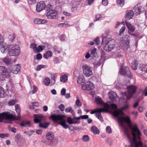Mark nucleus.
Masks as SVG:
<instances>
[{
	"label": "nucleus",
	"mask_w": 147,
	"mask_h": 147,
	"mask_svg": "<svg viewBox=\"0 0 147 147\" xmlns=\"http://www.w3.org/2000/svg\"><path fill=\"white\" fill-rule=\"evenodd\" d=\"M93 41L96 45H98L100 44V41L99 37H96L95 38Z\"/></svg>",
	"instance_id": "8fccbe9b"
},
{
	"label": "nucleus",
	"mask_w": 147,
	"mask_h": 147,
	"mask_svg": "<svg viewBox=\"0 0 147 147\" xmlns=\"http://www.w3.org/2000/svg\"><path fill=\"white\" fill-rule=\"evenodd\" d=\"M35 131L33 130H31L29 131H28V133L27 136L28 137L30 136Z\"/></svg>",
	"instance_id": "de8ad7c7"
},
{
	"label": "nucleus",
	"mask_w": 147,
	"mask_h": 147,
	"mask_svg": "<svg viewBox=\"0 0 147 147\" xmlns=\"http://www.w3.org/2000/svg\"><path fill=\"white\" fill-rule=\"evenodd\" d=\"M59 60L58 57H55L53 59V61L55 64H57L59 62Z\"/></svg>",
	"instance_id": "13d9d810"
},
{
	"label": "nucleus",
	"mask_w": 147,
	"mask_h": 147,
	"mask_svg": "<svg viewBox=\"0 0 147 147\" xmlns=\"http://www.w3.org/2000/svg\"><path fill=\"white\" fill-rule=\"evenodd\" d=\"M66 93V89L65 88H63L61 91V94L62 96L65 95Z\"/></svg>",
	"instance_id": "338daca9"
},
{
	"label": "nucleus",
	"mask_w": 147,
	"mask_h": 147,
	"mask_svg": "<svg viewBox=\"0 0 147 147\" xmlns=\"http://www.w3.org/2000/svg\"><path fill=\"white\" fill-rule=\"evenodd\" d=\"M102 4L104 6L107 5L108 4V1L107 0H102Z\"/></svg>",
	"instance_id": "69168bd1"
},
{
	"label": "nucleus",
	"mask_w": 147,
	"mask_h": 147,
	"mask_svg": "<svg viewBox=\"0 0 147 147\" xmlns=\"http://www.w3.org/2000/svg\"><path fill=\"white\" fill-rule=\"evenodd\" d=\"M135 14L136 15H138L141 13L143 12L144 11V8L139 4H137L134 8Z\"/></svg>",
	"instance_id": "dca6fc26"
},
{
	"label": "nucleus",
	"mask_w": 147,
	"mask_h": 147,
	"mask_svg": "<svg viewBox=\"0 0 147 147\" xmlns=\"http://www.w3.org/2000/svg\"><path fill=\"white\" fill-rule=\"evenodd\" d=\"M53 53L52 52L50 51H48L46 53L43 55V57L47 59L49 57H51L52 56Z\"/></svg>",
	"instance_id": "a878e982"
},
{
	"label": "nucleus",
	"mask_w": 147,
	"mask_h": 147,
	"mask_svg": "<svg viewBox=\"0 0 147 147\" xmlns=\"http://www.w3.org/2000/svg\"><path fill=\"white\" fill-rule=\"evenodd\" d=\"M85 79L84 78V76L82 75H80L78 78L77 82L79 84H81L85 82Z\"/></svg>",
	"instance_id": "393cba45"
},
{
	"label": "nucleus",
	"mask_w": 147,
	"mask_h": 147,
	"mask_svg": "<svg viewBox=\"0 0 147 147\" xmlns=\"http://www.w3.org/2000/svg\"><path fill=\"white\" fill-rule=\"evenodd\" d=\"M46 137L47 139L49 140H52L54 138V135L52 132H48L46 133Z\"/></svg>",
	"instance_id": "5701e85b"
},
{
	"label": "nucleus",
	"mask_w": 147,
	"mask_h": 147,
	"mask_svg": "<svg viewBox=\"0 0 147 147\" xmlns=\"http://www.w3.org/2000/svg\"><path fill=\"white\" fill-rule=\"evenodd\" d=\"M34 117H35L34 119V122L36 123H39L40 127L45 129L49 125L50 123H43L41 122L43 117L42 114H35L34 115Z\"/></svg>",
	"instance_id": "423d86ee"
},
{
	"label": "nucleus",
	"mask_w": 147,
	"mask_h": 147,
	"mask_svg": "<svg viewBox=\"0 0 147 147\" xmlns=\"http://www.w3.org/2000/svg\"><path fill=\"white\" fill-rule=\"evenodd\" d=\"M83 73L86 77H90L92 74V70L88 65L85 64L82 66Z\"/></svg>",
	"instance_id": "9b49d317"
},
{
	"label": "nucleus",
	"mask_w": 147,
	"mask_h": 147,
	"mask_svg": "<svg viewBox=\"0 0 147 147\" xmlns=\"http://www.w3.org/2000/svg\"><path fill=\"white\" fill-rule=\"evenodd\" d=\"M72 118L71 117H68L67 120V122L69 124H74V123L72 121Z\"/></svg>",
	"instance_id": "a18cd8bd"
},
{
	"label": "nucleus",
	"mask_w": 147,
	"mask_h": 147,
	"mask_svg": "<svg viewBox=\"0 0 147 147\" xmlns=\"http://www.w3.org/2000/svg\"><path fill=\"white\" fill-rule=\"evenodd\" d=\"M15 104V101L14 100H11L8 102V104L9 105H14Z\"/></svg>",
	"instance_id": "bf43d9fd"
},
{
	"label": "nucleus",
	"mask_w": 147,
	"mask_h": 147,
	"mask_svg": "<svg viewBox=\"0 0 147 147\" xmlns=\"http://www.w3.org/2000/svg\"><path fill=\"white\" fill-rule=\"evenodd\" d=\"M21 126L22 127H26L27 126L30 127L31 126L30 123L29 121H23L20 124Z\"/></svg>",
	"instance_id": "cd10ccee"
},
{
	"label": "nucleus",
	"mask_w": 147,
	"mask_h": 147,
	"mask_svg": "<svg viewBox=\"0 0 147 147\" xmlns=\"http://www.w3.org/2000/svg\"><path fill=\"white\" fill-rule=\"evenodd\" d=\"M104 108H97V112L98 113H101L102 112H108V109L110 108V105L107 103H104L103 105Z\"/></svg>",
	"instance_id": "f3484780"
},
{
	"label": "nucleus",
	"mask_w": 147,
	"mask_h": 147,
	"mask_svg": "<svg viewBox=\"0 0 147 147\" xmlns=\"http://www.w3.org/2000/svg\"><path fill=\"white\" fill-rule=\"evenodd\" d=\"M144 108V107L143 106H140L138 108L139 111L140 112H143V110Z\"/></svg>",
	"instance_id": "774afa93"
},
{
	"label": "nucleus",
	"mask_w": 147,
	"mask_h": 147,
	"mask_svg": "<svg viewBox=\"0 0 147 147\" xmlns=\"http://www.w3.org/2000/svg\"><path fill=\"white\" fill-rule=\"evenodd\" d=\"M117 3L118 5L121 7H122L124 5V0H118Z\"/></svg>",
	"instance_id": "a19ab883"
},
{
	"label": "nucleus",
	"mask_w": 147,
	"mask_h": 147,
	"mask_svg": "<svg viewBox=\"0 0 147 147\" xmlns=\"http://www.w3.org/2000/svg\"><path fill=\"white\" fill-rule=\"evenodd\" d=\"M15 110L16 111L18 115V116L17 117V118L16 119L17 120L19 119L21 117L20 115V105H15Z\"/></svg>",
	"instance_id": "412c9836"
},
{
	"label": "nucleus",
	"mask_w": 147,
	"mask_h": 147,
	"mask_svg": "<svg viewBox=\"0 0 147 147\" xmlns=\"http://www.w3.org/2000/svg\"><path fill=\"white\" fill-rule=\"evenodd\" d=\"M0 47L1 52L3 53L6 51V49L7 48V46L5 45V43L4 42V44H0Z\"/></svg>",
	"instance_id": "c85d7f7f"
},
{
	"label": "nucleus",
	"mask_w": 147,
	"mask_h": 147,
	"mask_svg": "<svg viewBox=\"0 0 147 147\" xmlns=\"http://www.w3.org/2000/svg\"><path fill=\"white\" fill-rule=\"evenodd\" d=\"M28 3L30 5H32L36 2V0H27Z\"/></svg>",
	"instance_id": "680f3d73"
},
{
	"label": "nucleus",
	"mask_w": 147,
	"mask_h": 147,
	"mask_svg": "<svg viewBox=\"0 0 147 147\" xmlns=\"http://www.w3.org/2000/svg\"><path fill=\"white\" fill-rule=\"evenodd\" d=\"M131 66L134 70H137L138 66V63L136 60H134L132 62Z\"/></svg>",
	"instance_id": "bb28decb"
},
{
	"label": "nucleus",
	"mask_w": 147,
	"mask_h": 147,
	"mask_svg": "<svg viewBox=\"0 0 147 147\" xmlns=\"http://www.w3.org/2000/svg\"><path fill=\"white\" fill-rule=\"evenodd\" d=\"M107 132L109 134H111L112 132V130L111 127L109 126H107L106 129Z\"/></svg>",
	"instance_id": "864d4df0"
},
{
	"label": "nucleus",
	"mask_w": 147,
	"mask_h": 147,
	"mask_svg": "<svg viewBox=\"0 0 147 147\" xmlns=\"http://www.w3.org/2000/svg\"><path fill=\"white\" fill-rule=\"evenodd\" d=\"M36 45L35 43H32L30 45V47L32 48L34 52H36Z\"/></svg>",
	"instance_id": "3c124183"
},
{
	"label": "nucleus",
	"mask_w": 147,
	"mask_h": 147,
	"mask_svg": "<svg viewBox=\"0 0 147 147\" xmlns=\"http://www.w3.org/2000/svg\"><path fill=\"white\" fill-rule=\"evenodd\" d=\"M102 18V16L100 14H97L96 15L95 17L94 21H97L99 20L100 18Z\"/></svg>",
	"instance_id": "49530a36"
},
{
	"label": "nucleus",
	"mask_w": 147,
	"mask_h": 147,
	"mask_svg": "<svg viewBox=\"0 0 147 147\" xmlns=\"http://www.w3.org/2000/svg\"><path fill=\"white\" fill-rule=\"evenodd\" d=\"M3 61L5 63L9 64L11 61V60L7 57H6L3 59Z\"/></svg>",
	"instance_id": "e433bc0d"
},
{
	"label": "nucleus",
	"mask_w": 147,
	"mask_h": 147,
	"mask_svg": "<svg viewBox=\"0 0 147 147\" xmlns=\"http://www.w3.org/2000/svg\"><path fill=\"white\" fill-rule=\"evenodd\" d=\"M127 94H125L127 100H129L131 97L136 92L137 87L134 85L128 86L127 87Z\"/></svg>",
	"instance_id": "1a4fd4ad"
},
{
	"label": "nucleus",
	"mask_w": 147,
	"mask_h": 147,
	"mask_svg": "<svg viewBox=\"0 0 147 147\" xmlns=\"http://www.w3.org/2000/svg\"><path fill=\"white\" fill-rule=\"evenodd\" d=\"M119 71L120 74L121 75L127 76L130 78H132L133 77V76L131 74L128 67L127 66L125 67L123 69L122 66H121Z\"/></svg>",
	"instance_id": "9d476101"
},
{
	"label": "nucleus",
	"mask_w": 147,
	"mask_h": 147,
	"mask_svg": "<svg viewBox=\"0 0 147 147\" xmlns=\"http://www.w3.org/2000/svg\"><path fill=\"white\" fill-rule=\"evenodd\" d=\"M82 140L84 142H88L89 141L90 138L88 135H85L83 136Z\"/></svg>",
	"instance_id": "4c0bfd02"
},
{
	"label": "nucleus",
	"mask_w": 147,
	"mask_h": 147,
	"mask_svg": "<svg viewBox=\"0 0 147 147\" xmlns=\"http://www.w3.org/2000/svg\"><path fill=\"white\" fill-rule=\"evenodd\" d=\"M46 7V5L43 1H40L36 5V11L37 12H39L44 10Z\"/></svg>",
	"instance_id": "4468645a"
},
{
	"label": "nucleus",
	"mask_w": 147,
	"mask_h": 147,
	"mask_svg": "<svg viewBox=\"0 0 147 147\" xmlns=\"http://www.w3.org/2000/svg\"><path fill=\"white\" fill-rule=\"evenodd\" d=\"M19 65V64H17L13 67V69L11 71L12 73L15 74L18 73L20 69V67Z\"/></svg>",
	"instance_id": "4be33fe9"
},
{
	"label": "nucleus",
	"mask_w": 147,
	"mask_h": 147,
	"mask_svg": "<svg viewBox=\"0 0 147 147\" xmlns=\"http://www.w3.org/2000/svg\"><path fill=\"white\" fill-rule=\"evenodd\" d=\"M141 140V139H138V136H136V143L138 145H137L138 146V147H139V146L140 147H147L146 146H143L142 145V143L141 141H138V140Z\"/></svg>",
	"instance_id": "473e14b6"
},
{
	"label": "nucleus",
	"mask_w": 147,
	"mask_h": 147,
	"mask_svg": "<svg viewBox=\"0 0 147 147\" xmlns=\"http://www.w3.org/2000/svg\"><path fill=\"white\" fill-rule=\"evenodd\" d=\"M96 51V48H94L93 50L91 51L90 55L92 57H94Z\"/></svg>",
	"instance_id": "4d7b16f0"
},
{
	"label": "nucleus",
	"mask_w": 147,
	"mask_h": 147,
	"mask_svg": "<svg viewBox=\"0 0 147 147\" xmlns=\"http://www.w3.org/2000/svg\"><path fill=\"white\" fill-rule=\"evenodd\" d=\"M8 53L10 56L18 57L20 54V47L16 44L9 45L8 47Z\"/></svg>",
	"instance_id": "39448f33"
},
{
	"label": "nucleus",
	"mask_w": 147,
	"mask_h": 147,
	"mask_svg": "<svg viewBox=\"0 0 147 147\" xmlns=\"http://www.w3.org/2000/svg\"><path fill=\"white\" fill-rule=\"evenodd\" d=\"M78 117H74L72 119V121L73 123H74V124L76 123H80V122L79 121V119H77Z\"/></svg>",
	"instance_id": "09e8293b"
},
{
	"label": "nucleus",
	"mask_w": 147,
	"mask_h": 147,
	"mask_svg": "<svg viewBox=\"0 0 147 147\" xmlns=\"http://www.w3.org/2000/svg\"><path fill=\"white\" fill-rule=\"evenodd\" d=\"M5 95V92L4 90L0 86V98L4 97Z\"/></svg>",
	"instance_id": "f704fd0d"
},
{
	"label": "nucleus",
	"mask_w": 147,
	"mask_h": 147,
	"mask_svg": "<svg viewBox=\"0 0 147 147\" xmlns=\"http://www.w3.org/2000/svg\"><path fill=\"white\" fill-rule=\"evenodd\" d=\"M59 108L60 109L61 111H64L65 107L64 106L63 104H61L59 106Z\"/></svg>",
	"instance_id": "e2e57ef3"
},
{
	"label": "nucleus",
	"mask_w": 147,
	"mask_h": 147,
	"mask_svg": "<svg viewBox=\"0 0 147 147\" xmlns=\"http://www.w3.org/2000/svg\"><path fill=\"white\" fill-rule=\"evenodd\" d=\"M44 83L45 85L48 86L50 83V80L49 78H45L44 80Z\"/></svg>",
	"instance_id": "ea45409f"
},
{
	"label": "nucleus",
	"mask_w": 147,
	"mask_h": 147,
	"mask_svg": "<svg viewBox=\"0 0 147 147\" xmlns=\"http://www.w3.org/2000/svg\"><path fill=\"white\" fill-rule=\"evenodd\" d=\"M62 117V116L60 114L56 115L52 114L49 118L52 119V121L54 124L60 125L65 129L68 128L69 130L71 131L76 130V128L72 125L69 127V126L66 124V121Z\"/></svg>",
	"instance_id": "f03ea898"
},
{
	"label": "nucleus",
	"mask_w": 147,
	"mask_h": 147,
	"mask_svg": "<svg viewBox=\"0 0 147 147\" xmlns=\"http://www.w3.org/2000/svg\"><path fill=\"white\" fill-rule=\"evenodd\" d=\"M82 105V103L79 99H77L75 102V104L74 106V107L76 108V107H80Z\"/></svg>",
	"instance_id": "c9c22d12"
},
{
	"label": "nucleus",
	"mask_w": 147,
	"mask_h": 147,
	"mask_svg": "<svg viewBox=\"0 0 147 147\" xmlns=\"http://www.w3.org/2000/svg\"><path fill=\"white\" fill-rule=\"evenodd\" d=\"M33 89L32 90V92H30V93H31L32 94H33L36 92L37 90V88L36 86L34 85L33 86Z\"/></svg>",
	"instance_id": "603ef678"
},
{
	"label": "nucleus",
	"mask_w": 147,
	"mask_h": 147,
	"mask_svg": "<svg viewBox=\"0 0 147 147\" xmlns=\"http://www.w3.org/2000/svg\"><path fill=\"white\" fill-rule=\"evenodd\" d=\"M96 117L101 122H103L104 120L103 119L102 117L101 114L99 113H98L96 115Z\"/></svg>",
	"instance_id": "37998d69"
},
{
	"label": "nucleus",
	"mask_w": 147,
	"mask_h": 147,
	"mask_svg": "<svg viewBox=\"0 0 147 147\" xmlns=\"http://www.w3.org/2000/svg\"><path fill=\"white\" fill-rule=\"evenodd\" d=\"M131 134L133 136V138L132 140L130 138L128 132V134L129 137L126 135V136L131 143L132 147H138V145L136 143V136H138V139H140V136L141 135V133L140 130H138V131H134L131 132Z\"/></svg>",
	"instance_id": "20e7f679"
},
{
	"label": "nucleus",
	"mask_w": 147,
	"mask_h": 147,
	"mask_svg": "<svg viewBox=\"0 0 147 147\" xmlns=\"http://www.w3.org/2000/svg\"><path fill=\"white\" fill-rule=\"evenodd\" d=\"M95 101L97 104L98 105L103 104H103L104 103L101 98L99 97L95 98Z\"/></svg>",
	"instance_id": "7c9ffc66"
},
{
	"label": "nucleus",
	"mask_w": 147,
	"mask_h": 147,
	"mask_svg": "<svg viewBox=\"0 0 147 147\" xmlns=\"http://www.w3.org/2000/svg\"><path fill=\"white\" fill-rule=\"evenodd\" d=\"M65 111L66 112H70L73 115V116L75 115V113L72 108L71 107H67L65 108Z\"/></svg>",
	"instance_id": "2f4dec72"
},
{
	"label": "nucleus",
	"mask_w": 147,
	"mask_h": 147,
	"mask_svg": "<svg viewBox=\"0 0 147 147\" xmlns=\"http://www.w3.org/2000/svg\"><path fill=\"white\" fill-rule=\"evenodd\" d=\"M128 36L126 35L123 38V47L125 50H127L129 47V40L128 39Z\"/></svg>",
	"instance_id": "2eb2a0df"
},
{
	"label": "nucleus",
	"mask_w": 147,
	"mask_h": 147,
	"mask_svg": "<svg viewBox=\"0 0 147 147\" xmlns=\"http://www.w3.org/2000/svg\"><path fill=\"white\" fill-rule=\"evenodd\" d=\"M46 67V65H38L36 67V70L38 71H39L42 68Z\"/></svg>",
	"instance_id": "79ce46f5"
},
{
	"label": "nucleus",
	"mask_w": 147,
	"mask_h": 147,
	"mask_svg": "<svg viewBox=\"0 0 147 147\" xmlns=\"http://www.w3.org/2000/svg\"><path fill=\"white\" fill-rule=\"evenodd\" d=\"M43 48L42 45L38 46V47L36 48L35 52L39 53L41 52L43 50Z\"/></svg>",
	"instance_id": "58836bf2"
},
{
	"label": "nucleus",
	"mask_w": 147,
	"mask_h": 147,
	"mask_svg": "<svg viewBox=\"0 0 147 147\" xmlns=\"http://www.w3.org/2000/svg\"><path fill=\"white\" fill-rule=\"evenodd\" d=\"M91 131L95 135L99 134L100 133L97 127L94 126H92L91 127Z\"/></svg>",
	"instance_id": "b1692460"
},
{
	"label": "nucleus",
	"mask_w": 147,
	"mask_h": 147,
	"mask_svg": "<svg viewBox=\"0 0 147 147\" xmlns=\"http://www.w3.org/2000/svg\"><path fill=\"white\" fill-rule=\"evenodd\" d=\"M102 44L105 43V44L104 49L106 51H110L115 48V41L114 40L109 38L107 40L105 37H103L102 39Z\"/></svg>",
	"instance_id": "7ed1b4c3"
},
{
	"label": "nucleus",
	"mask_w": 147,
	"mask_h": 147,
	"mask_svg": "<svg viewBox=\"0 0 147 147\" xmlns=\"http://www.w3.org/2000/svg\"><path fill=\"white\" fill-rule=\"evenodd\" d=\"M110 107L113 109H116L117 108V105L114 104H111V105H110Z\"/></svg>",
	"instance_id": "052dcab7"
},
{
	"label": "nucleus",
	"mask_w": 147,
	"mask_h": 147,
	"mask_svg": "<svg viewBox=\"0 0 147 147\" xmlns=\"http://www.w3.org/2000/svg\"><path fill=\"white\" fill-rule=\"evenodd\" d=\"M34 22L35 24H42L48 22L47 21L44 19L36 18L34 20Z\"/></svg>",
	"instance_id": "aec40b11"
},
{
	"label": "nucleus",
	"mask_w": 147,
	"mask_h": 147,
	"mask_svg": "<svg viewBox=\"0 0 147 147\" xmlns=\"http://www.w3.org/2000/svg\"><path fill=\"white\" fill-rule=\"evenodd\" d=\"M57 10L53 9L49 10L47 14V17L50 19H55L57 16Z\"/></svg>",
	"instance_id": "f8f14e48"
},
{
	"label": "nucleus",
	"mask_w": 147,
	"mask_h": 147,
	"mask_svg": "<svg viewBox=\"0 0 147 147\" xmlns=\"http://www.w3.org/2000/svg\"><path fill=\"white\" fill-rule=\"evenodd\" d=\"M45 7L46 9L48 11H49V10H52V6L50 4L47 5Z\"/></svg>",
	"instance_id": "5fc2aeb1"
},
{
	"label": "nucleus",
	"mask_w": 147,
	"mask_h": 147,
	"mask_svg": "<svg viewBox=\"0 0 147 147\" xmlns=\"http://www.w3.org/2000/svg\"><path fill=\"white\" fill-rule=\"evenodd\" d=\"M129 106V105L127 104L123 106L120 110L117 109L114 110L113 113V115L117 118L118 123L122 128L124 134L127 136L128 137H129L128 134L129 129L124 124V122L127 124L131 132L138 131V130H139L136 124L134 125H132L129 116H127L125 117L123 116L124 115V113L122 111L127 109Z\"/></svg>",
	"instance_id": "f257e3e1"
},
{
	"label": "nucleus",
	"mask_w": 147,
	"mask_h": 147,
	"mask_svg": "<svg viewBox=\"0 0 147 147\" xmlns=\"http://www.w3.org/2000/svg\"><path fill=\"white\" fill-rule=\"evenodd\" d=\"M126 26L128 30L131 32H133L135 31V28L130 23L126 22Z\"/></svg>",
	"instance_id": "c756f323"
},
{
	"label": "nucleus",
	"mask_w": 147,
	"mask_h": 147,
	"mask_svg": "<svg viewBox=\"0 0 147 147\" xmlns=\"http://www.w3.org/2000/svg\"><path fill=\"white\" fill-rule=\"evenodd\" d=\"M88 118V116L87 115H84L80 116L77 118L78 119H86Z\"/></svg>",
	"instance_id": "c03bdc74"
},
{
	"label": "nucleus",
	"mask_w": 147,
	"mask_h": 147,
	"mask_svg": "<svg viewBox=\"0 0 147 147\" xmlns=\"http://www.w3.org/2000/svg\"><path fill=\"white\" fill-rule=\"evenodd\" d=\"M10 72H9L5 67L1 66L0 67V81H2L5 79L10 77Z\"/></svg>",
	"instance_id": "6e6552de"
},
{
	"label": "nucleus",
	"mask_w": 147,
	"mask_h": 147,
	"mask_svg": "<svg viewBox=\"0 0 147 147\" xmlns=\"http://www.w3.org/2000/svg\"><path fill=\"white\" fill-rule=\"evenodd\" d=\"M9 134H0V137L3 138L5 137L8 136Z\"/></svg>",
	"instance_id": "6e6d98bb"
},
{
	"label": "nucleus",
	"mask_w": 147,
	"mask_h": 147,
	"mask_svg": "<svg viewBox=\"0 0 147 147\" xmlns=\"http://www.w3.org/2000/svg\"><path fill=\"white\" fill-rule=\"evenodd\" d=\"M125 27L124 26H122L119 30V33L120 35L125 31Z\"/></svg>",
	"instance_id": "0e129e2a"
},
{
	"label": "nucleus",
	"mask_w": 147,
	"mask_h": 147,
	"mask_svg": "<svg viewBox=\"0 0 147 147\" xmlns=\"http://www.w3.org/2000/svg\"><path fill=\"white\" fill-rule=\"evenodd\" d=\"M109 98L113 101H115L116 98L117 97L116 93L113 91L109 92Z\"/></svg>",
	"instance_id": "a211bd4d"
},
{
	"label": "nucleus",
	"mask_w": 147,
	"mask_h": 147,
	"mask_svg": "<svg viewBox=\"0 0 147 147\" xmlns=\"http://www.w3.org/2000/svg\"><path fill=\"white\" fill-rule=\"evenodd\" d=\"M134 13L133 11L131 10H129L126 12V14L125 16V19L126 20H129L133 17Z\"/></svg>",
	"instance_id": "6ab92c4d"
},
{
	"label": "nucleus",
	"mask_w": 147,
	"mask_h": 147,
	"mask_svg": "<svg viewBox=\"0 0 147 147\" xmlns=\"http://www.w3.org/2000/svg\"><path fill=\"white\" fill-rule=\"evenodd\" d=\"M67 77L66 75H64L61 76L60 77V81L61 82H65L67 81Z\"/></svg>",
	"instance_id": "72a5a7b5"
},
{
	"label": "nucleus",
	"mask_w": 147,
	"mask_h": 147,
	"mask_svg": "<svg viewBox=\"0 0 147 147\" xmlns=\"http://www.w3.org/2000/svg\"><path fill=\"white\" fill-rule=\"evenodd\" d=\"M5 119L7 121L6 123H11L12 121L14 119V117L13 115L8 112H4L0 113V122Z\"/></svg>",
	"instance_id": "0eeeda50"
},
{
	"label": "nucleus",
	"mask_w": 147,
	"mask_h": 147,
	"mask_svg": "<svg viewBox=\"0 0 147 147\" xmlns=\"http://www.w3.org/2000/svg\"><path fill=\"white\" fill-rule=\"evenodd\" d=\"M82 87L83 89L87 90H91L94 88L93 83L90 81L86 82L85 84L82 85Z\"/></svg>",
	"instance_id": "ddd939ff"
}]
</instances>
